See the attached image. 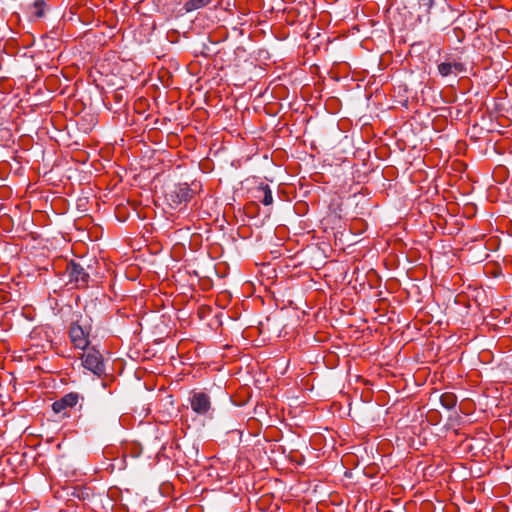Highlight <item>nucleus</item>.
Returning <instances> with one entry per match:
<instances>
[{
	"label": "nucleus",
	"instance_id": "nucleus-10",
	"mask_svg": "<svg viewBox=\"0 0 512 512\" xmlns=\"http://www.w3.org/2000/svg\"><path fill=\"white\" fill-rule=\"evenodd\" d=\"M440 402L443 407L452 409L457 403V397L453 393H444L440 397Z\"/></svg>",
	"mask_w": 512,
	"mask_h": 512
},
{
	"label": "nucleus",
	"instance_id": "nucleus-4",
	"mask_svg": "<svg viewBox=\"0 0 512 512\" xmlns=\"http://www.w3.org/2000/svg\"><path fill=\"white\" fill-rule=\"evenodd\" d=\"M66 271L71 281H75L76 283L88 284L89 273L86 271L85 267L75 261H70L67 263Z\"/></svg>",
	"mask_w": 512,
	"mask_h": 512
},
{
	"label": "nucleus",
	"instance_id": "nucleus-3",
	"mask_svg": "<svg viewBox=\"0 0 512 512\" xmlns=\"http://www.w3.org/2000/svg\"><path fill=\"white\" fill-rule=\"evenodd\" d=\"M69 336L76 348L84 350L88 347V332L79 323L70 326Z\"/></svg>",
	"mask_w": 512,
	"mask_h": 512
},
{
	"label": "nucleus",
	"instance_id": "nucleus-14",
	"mask_svg": "<svg viewBox=\"0 0 512 512\" xmlns=\"http://www.w3.org/2000/svg\"><path fill=\"white\" fill-rule=\"evenodd\" d=\"M78 497H83V498H85V493H84V491H81V495H80V494H78Z\"/></svg>",
	"mask_w": 512,
	"mask_h": 512
},
{
	"label": "nucleus",
	"instance_id": "nucleus-8",
	"mask_svg": "<svg viewBox=\"0 0 512 512\" xmlns=\"http://www.w3.org/2000/svg\"><path fill=\"white\" fill-rule=\"evenodd\" d=\"M46 8L45 0H35L29 7L32 16L35 18H41L44 16Z\"/></svg>",
	"mask_w": 512,
	"mask_h": 512
},
{
	"label": "nucleus",
	"instance_id": "nucleus-11",
	"mask_svg": "<svg viewBox=\"0 0 512 512\" xmlns=\"http://www.w3.org/2000/svg\"><path fill=\"white\" fill-rule=\"evenodd\" d=\"M438 71L442 76L454 75L452 67L450 65V59L445 62H442L438 65Z\"/></svg>",
	"mask_w": 512,
	"mask_h": 512
},
{
	"label": "nucleus",
	"instance_id": "nucleus-9",
	"mask_svg": "<svg viewBox=\"0 0 512 512\" xmlns=\"http://www.w3.org/2000/svg\"><path fill=\"white\" fill-rule=\"evenodd\" d=\"M212 0H187L184 5L183 9L186 12H192L195 10H198L200 8L205 7L208 5Z\"/></svg>",
	"mask_w": 512,
	"mask_h": 512
},
{
	"label": "nucleus",
	"instance_id": "nucleus-1",
	"mask_svg": "<svg viewBox=\"0 0 512 512\" xmlns=\"http://www.w3.org/2000/svg\"><path fill=\"white\" fill-rule=\"evenodd\" d=\"M193 195V190L187 184H179L169 190L165 194V198L172 208H177L181 204L190 201Z\"/></svg>",
	"mask_w": 512,
	"mask_h": 512
},
{
	"label": "nucleus",
	"instance_id": "nucleus-2",
	"mask_svg": "<svg viewBox=\"0 0 512 512\" xmlns=\"http://www.w3.org/2000/svg\"><path fill=\"white\" fill-rule=\"evenodd\" d=\"M82 364L97 376H101L105 371L102 355L94 348L82 354Z\"/></svg>",
	"mask_w": 512,
	"mask_h": 512
},
{
	"label": "nucleus",
	"instance_id": "nucleus-7",
	"mask_svg": "<svg viewBox=\"0 0 512 512\" xmlns=\"http://www.w3.org/2000/svg\"><path fill=\"white\" fill-rule=\"evenodd\" d=\"M257 192L259 193V195L256 197L263 205L268 206L273 203L272 191L268 185L261 184L258 187Z\"/></svg>",
	"mask_w": 512,
	"mask_h": 512
},
{
	"label": "nucleus",
	"instance_id": "nucleus-12",
	"mask_svg": "<svg viewBox=\"0 0 512 512\" xmlns=\"http://www.w3.org/2000/svg\"><path fill=\"white\" fill-rule=\"evenodd\" d=\"M450 65L452 67V70H453L455 76L466 70L465 65L456 59H452V60L450 59Z\"/></svg>",
	"mask_w": 512,
	"mask_h": 512
},
{
	"label": "nucleus",
	"instance_id": "nucleus-5",
	"mask_svg": "<svg viewBox=\"0 0 512 512\" xmlns=\"http://www.w3.org/2000/svg\"><path fill=\"white\" fill-rule=\"evenodd\" d=\"M190 404L194 412L204 415L211 407L210 398L203 392L194 393L190 398Z\"/></svg>",
	"mask_w": 512,
	"mask_h": 512
},
{
	"label": "nucleus",
	"instance_id": "nucleus-6",
	"mask_svg": "<svg viewBox=\"0 0 512 512\" xmlns=\"http://www.w3.org/2000/svg\"><path fill=\"white\" fill-rule=\"evenodd\" d=\"M79 398H80V396L78 393H74V392L68 393L65 396H63L61 399L55 401L52 404V409L55 413H61L64 410H66L67 408L74 407L78 403Z\"/></svg>",
	"mask_w": 512,
	"mask_h": 512
},
{
	"label": "nucleus",
	"instance_id": "nucleus-13",
	"mask_svg": "<svg viewBox=\"0 0 512 512\" xmlns=\"http://www.w3.org/2000/svg\"><path fill=\"white\" fill-rule=\"evenodd\" d=\"M232 297V295L230 294L229 290H222L219 294H218V301L219 300H228Z\"/></svg>",
	"mask_w": 512,
	"mask_h": 512
}]
</instances>
